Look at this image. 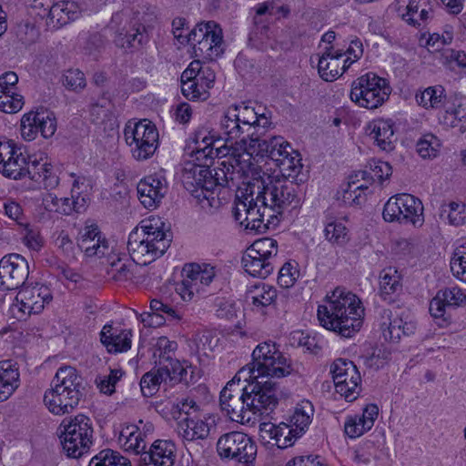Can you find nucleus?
I'll list each match as a JSON object with an SVG mask.
<instances>
[{"label":"nucleus","mask_w":466,"mask_h":466,"mask_svg":"<svg viewBox=\"0 0 466 466\" xmlns=\"http://www.w3.org/2000/svg\"><path fill=\"white\" fill-rule=\"evenodd\" d=\"M251 366L242 368L222 389L219 405L233 421L248 423L254 416H268L279 404L278 385L272 379L290 375L294 369L271 340L258 344Z\"/></svg>","instance_id":"f257e3e1"},{"label":"nucleus","mask_w":466,"mask_h":466,"mask_svg":"<svg viewBox=\"0 0 466 466\" xmlns=\"http://www.w3.org/2000/svg\"><path fill=\"white\" fill-rule=\"evenodd\" d=\"M363 316L364 308L359 298L340 287L327 294L325 304L318 308L320 325L343 338H351L360 331Z\"/></svg>","instance_id":"f03ea898"},{"label":"nucleus","mask_w":466,"mask_h":466,"mask_svg":"<svg viewBox=\"0 0 466 466\" xmlns=\"http://www.w3.org/2000/svg\"><path fill=\"white\" fill-rule=\"evenodd\" d=\"M159 218L143 220L140 228H134L127 240V249L133 259L147 264L161 257L170 246L171 233L165 231Z\"/></svg>","instance_id":"7ed1b4c3"},{"label":"nucleus","mask_w":466,"mask_h":466,"mask_svg":"<svg viewBox=\"0 0 466 466\" xmlns=\"http://www.w3.org/2000/svg\"><path fill=\"white\" fill-rule=\"evenodd\" d=\"M84 390L83 379L77 370L72 366H63L56 370L44 401L52 413H68L78 405Z\"/></svg>","instance_id":"20e7f679"},{"label":"nucleus","mask_w":466,"mask_h":466,"mask_svg":"<svg viewBox=\"0 0 466 466\" xmlns=\"http://www.w3.org/2000/svg\"><path fill=\"white\" fill-rule=\"evenodd\" d=\"M268 182L261 181L262 187L257 194V200L260 201L264 209L268 211V218L277 226L279 222V216L289 208H296L300 202L298 194V184L289 179L268 177Z\"/></svg>","instance_id":"39448f33"},{"label":"nucleus","mask_w":466,"mask_h":466,"mask_svg":"<svg viewBox=\"0 0 466 466\" xmlns=\"http://www.w3.org/2000/svg\"><path fill=\"white\" fill-rule=\"evenodd\" d=\"M63 450L68 457L80 458L88 452L93 443V424L90 418L78 414L66 418L58 428Z\"/></svg>","instance_id":"423d86ee"},{"label":"nucleus","mask_w":466,"mask_h":466,"mask_svg":"<svg viewBox=\"0 0 466 466\" xmlns=\"http://www.w3.org/2000/svg\"><path fill=\"white\" fill-rule=\"evenodd\" d=\"M124 139L132 157L144 161L153 157L158 147V131L147 119L129 120L124 129Z\"/></svg>","instance_id":"0eeeda50"},{"label":"nucleus","mask_w":466,"mask_h":466,"mask_svg":"<svg viewBox=\"0 0 466 466\" xmlns=\"http://www.w3.org/2000/svg\"><path fill=\"white\" fill-rule=\"evenodd\" d=\"M235 109L228 108L220 118L219 127L222 138L225 140L224 149L228 152L232 151L234 157H240L241 153L248 155L251 151L252 144H255L259 134L254 130L250 132L247 126H243L235 115Z\"/></svg>","instance_id":"6e6552de"},{"label":"nucleus","mask_w":466,"mask_h":466,"mask_svg":"<svg viewBox=\"0 0 466 466\" xmlns=\"http://www.w3.org/2000/svg\"><path fill=\"white\" fill-rule=\"evenodd\" d=\"M391 88L387 80L369 72L353 81L350 99L360 106L375 109L389 99Z\"/></svg>","instance_id":"1a4fd4ad"},{"label":"nucleus","mask_w":466,"mask_h":466,"mask_svg":"<svg viewBox=\"0 0 466 466\" xmlns=\"http://www.w3.org/2000/svg\"><path fill=\"white\" fill-rule=\"evenodd\" d=\"M184 187L200 203L207 201L210 208H218L222 201L215 191L212 170L207 165H193L185 167L182 174Z\"/></svg>","instance_id":"9d476101"},{"label":"nucleus","mask_w":466,"mask_h":466,"mask_svg":"<svg viewBox=\"0 0 466 466\" xmlns=\"http://www.w3.org/2000/svg\"><path fill=\"white\" fill-rule=\"evenodd\" d=\"M217 451L221 459L232 460L238 466H255L257 444L243 432L230 431L221 435L217 442Z\"/></svg>","instance_id":"9b49d317"},{"label":"nucleus","mask_w":466,"mask_h":466,"mask_svg":"<svg viewBox=\"0 0 466 466\" xmlns=\"http://www.w3.org/2000/svg\"><path fill=\"white\" fill-rule=\"evenodd\" d=\"M183 279L176 285V291L184 301H191L214 279L215 268L208 264L189 263L182 269Z\"/></svg>","instance_id":"f8f14e48"},{"label":"nucleus","mask_w":466,"mask_h":466,"mask_svg":"<svg viewBox=\"0 0 466 466\" xmlns=\"http://www.w3.org/2000/svg\"><path fill=\"white\" fill-rule=\"evenodd\" d=\"M336 391L348 401L355 400L360 392V373L350 360L337 359L330 366Z\"/></svg>","instance_id":"ddd939ff"},{"label":"nucleus","mask_w":466,"mask_h":466,"mask_svg":"<svg viewBox=\"0 0 466 466\" xmlns=\"http://www.w3.org/2000/svg\"><path fill=\"white\" fill-rule=\"evenodd\" d=\"M29 275L26 259L19 254H9L0 260V290L22 289Z\"/></svg>","instance_id":"4468645a"},{"label":"nucleus","mask_w":466,"mask_h":466,"mask_svg":"<svg viewBox=\"0 0 466 466\" xmlns=\"http://www.w3.org/2000/svg\"><path fill=\"white\" fill-rule=\"evenodd\" d=\"M177 343L167 337H159L152 346V359L155 367L173 374L175 380H185L187 370L175 358Z\"/></svg>","instance_id":"2eb2a0df"},{"label":"nucleus","mask_w":466,"mask_h":466,"mask_svg":"<svg viewBox=\"0 0 466 466\" xmlns=\"http://www.w3.org/2000/svg\"><path fill=\"white\" fill-rule=\"evenodd\" d=\"M167 181L161 174H153L142 178L137 187L138 199L147 209H155L167 193Z\"/></svg>","instance_id":"dca6fc26"},{"label":"nucleus","mask_w":466,"mask_h":466,"mask_svg":"<svg viewBox=\"0 0 466 466\" xmlns=\"http://www.w3.org/2000/svg\"><path fill=\"white\" fill-rule=\"evenodd\" d=\"M52 299L48 287L38 283L32 287L25 285L15 297L19 309L28 315L40 313Z\"/></svg>","instance_id":"f3484780"},{"label":"nucleus","mask_w":466,"mask_h":466,"mask_svg":"<svg viewBox=\"0 0 466 466\" xmlns=\"http://www.w3.org/2000/svg\"><path fill=\"white\" fill-rule=\"evenodd\" d=\"M82 8L75 0H61L54 3L46 18V25L52 29H59L71 21L77 19Z\"/></svg>","instance_id":"a211bd4d"},{"label":"nucleus","mask_w":466,"mask_h":466,"mask_svg":"<svg viewBox=\"0 0 466 466\" xmlns=\"http://www.w3.org/2000/svg\"><path fill=\"white\" fill-rule=\"evenodd\" d=\"M177 456V447L170 440L155 441L149 451L144 452L143 461L152 466H173Z\"/></svg>","instance_id":"6ab92c4d"},{"label":"nucleus","mask_w":466,"mask_h":466,"mask_svg":"<svg viewBox=\"0 0 466 466\" xmlns=\"http://www.w3.org/2000/svg\"><path fill=\"white\" fill-rule=\"evenodd\" d=\"M78 247L88 257L95 255L105 256L108 250V243L105 238H101L96 224L87 221L80 232Z\"/></svg>","instance_id":"aec40b11"},{"label":"nucleus","mask_w":466,"mask_h":466,"mask_svg":"<svg viewBox=\"0 0 466 466\" xmlns=\"http://www.w3.org/2000/svg\"><path fill=\"white\" fill-rule=\"evenodd\" d=\"M228 108L235 109V115L239 118L241 124L247 126L250 132L258 131L259 137L265 136L268 127L271 125L269 117L267 116L266 113H259L244 103L230 106Z\"/></svg>","instance_id":"412c9836"},{"label":"nucleus","mask_w":466,"mask_h":466,"mask_svg":"<svg viewBox=\"0 0 466 466\" xmlns=\"http://www.w3.org/2000/svg\"><path fill=\"white\" fill-rule=\"evenodd\" d=\"M345 55L342 50H333L327 47L319 59L318 70L320 77L325 81H333L347 71L349 66H340V58Z\"/></svg>","instance_id":"4be33fe9"},{"label":"nucleus","mask_w":466,"mask_h":466,"mask_svg":"<svg viewBox=\"0 0 466 466\" xmlns=\"http://www.w3.org/2000/svg\"><path fill=\"white\" fill-rule=\"evenodd\" d=\"M249 156L257 155L260 157H268L276 163L281 161V154L287 153L289 143L282 137H259L255 144H252Z\"/></svg>","instance_id":"5701e85b"},{"label":"nucleus","mask_w":466,"mask_h":466,"mask_svg":"<svg viewBox=\"0 0 466 466\" xmlns=\"http://www.w3.org/2000/svg\"><path fill=\"white\" fill-rule=\"evenodd\" d=\"M247 213H246V224L245 228L252 230L256 233H264L270 228H275L273 223L269 222L271 220L268 218V213L264 209V206L260 203V201L257 200V198H248L247 201Z\"/></svg>","instance_id":"b1692460"},{"label":"nucleus","mask_w":466,"mask_h":466,"mask_svg":"<svg viewBox=\"0 0 466 466\" xmlns=\"http://www.w3.org/2000/svg\"><path fill=\"white\" fill-rule=\"evenodd\" d=\"M209 135L210 132L206 127L198 128L193 135L192 142L195 145L193 152L198 160L213 159L220 154H225L223 153L224 147H214V144L219 142L220 139L215 140Z\"/></svg>","instance_id":"393cba45"},{"label":"nucleus","mask_w":466,"mask_h":466,"mask_svg":"<svg viewBox=\"0 0 466 466\" xmlns=\"http://www.w3.org/2000/svg\"><path fill=\"white\" fill-rule=\"evenodd\" d=\"M20 374L16 364L12 360L0 361V402L5 401L19 387Z\"/></svg>","instance_id":"a878e982"},{"label":"nucleus","mask_w":466,"mask_h":466,"mask_svg":"<svg viewBox=\"0 0 466 466\" xmlns=\"http://www.w3.org/2000/svg\"><path fill=\"white\" fill-rule=\"evenodd\" d=\"M421 0H395L394 9L409 25L420 26V22H425L430 18V13L427 9L421 8L418 14L420 3Z\"/></svg>","instance_id":"bb28decb"},{"label":"nucleus","mask_w":466,"mask_h":466,"mask_svg":"<svg viewBox=\"0 0 466 466\" xmlns=\"http://www.w3.org/2000/svg\"><path fill=\"white\" fill-rule=\"evenodd\" d=\"M399 196L401 209L400 223L410 222L415 227H420L424 222L421 201L410 194H399Z\"/></svg>","instance_id":"cd10ccee"},{"label":"nucleus","mask_w":466,"mask_h":466,"mask_svg":"<svg viewBox=\"0 0 466 466\" xmlns=\"http://www.w3.org/2000/svg\"><path fill=\"white\" fill-rule=\"evenodd\" d=\"M181 381L175 380L171 372L160 370V369L155 367L143 375L140 380V388L144 396L150 397L158 390L161 383L175 385Z\"/></svg>","instance_id":"c85d7f7f"},{"label":"nucleus","mask_w":466,"mask_h":466,"mask_svg":"<svg viewBox=\"0 0 466 466\" xmlns=\"http://www.w3.org/2000/svg\"><path fill=\"white\" fill-rule=\"evenodd\" d=\"M415 330L416 323L410 319L409 315L401 313L393 319L390 318V323L382 332L385 339L397 343L402 336H410Z\"/></svg>","instance_id":"c756f323"},{"label":"nucleus","mask_w":466,"mask_h":466,"mask_svg":"<svg viewBox=\"0 0 466 466\" xmlns=\"http://www.w3.org/2000/svg\"><path fill=\"white\" fill-rule=\"evenodd\" d=\"M30 157H26L21 152V149L15 153L11 159H7L0 167V172L6 177L18 180L26 177L27 175L35 177V172L28 170V161Z\"/></svg>","instance_id":"7c9ffc66"},{"label":"nucleus","mask_w":466,"mask_h":466,"mask_svg":"<svg viewBox=\"0 0 466 466\" xmlns=\"http://www.w3.org/2000/svg\"><path fill=\"white\" fill-rule=\"evenodd\" d=\"M178 433L185 441L204 440L209 434V427L203 420L186 417L177 425Z\"/></svg>","instance_id":"2f4dec72"},{"label":"nucleus","mask_w":466,"mask_h":466,"mask_svg":"<svg viewBox=\"0 0 466 466\" xmlns=\"http://www.w3.org/2000/svg\"><path fill=\"white\" fill-rule=\"evenodd\" d=\"M212 170V177L215 180V191L219 193V198H226L225 194L228 192L227 187H229V183L235 186V167L229 160H223L218 163V166Z\"/></svg>","instance_id":"473e14b6"},{"label":"nucleus","mask_w":466,"mask_h":466,"mask_svg":"<svg viewBox=\"0 0 466 466\" xmlns=\"http://www.w3.org/2000/svg\"><path fill=\"white\" fill-rule=\"evenodd\" d=\"M242 265L246 272L253 277L266 279L274 269V262L266 258L246 250L242 257Z\"/></svg>","instance_id":"72a5a7b5"},{"label":"nucleus","mask_w":466,"mask_h":466,"mask_svg":"<svg viewBox=\"0 0 466 466\" xmlns=\"http://www.w3.org/2000/svg\"><path fill=\"white\" fill-rule=\"evenodd\" d=\"M370 136L376 145L384 151L390 152L395 147L393 124L390 120H378L374 122Z\"/></svg>","instance_id":"f704fd0d"},{"label":"nucleus","mask_w":466,"mask_h":466,"mask_svg":"<svg viewBox=\"0 0 466 466\" xmlns=\"http://www.w3.org/2000/svg\"><path fill=\"white\" fill-rule=\"evenodd\" d=\"M402 289L401 276L393 267L381 270L380 274V294L384 300H391L390 296Z\"/></svg>","instance_id":"c9c22d12"},{"label":"nucleus","mask_w":466,"mask_h":466,"mask_svg":"<svg viewBox=\"0 0 466 466\" xmlns=\"http://www.w3.org/2000/svg\"><path fill=\"white\" fill-rule=\"evenodd\" d=\"M222 42L221 29H212L207 36L202 37L197 44H194L193 49L196 56L213 59L214 56L219 53V47Z\"/></svg>","instance_id":"e433bc0d"},{"label":"nucleus","mask_w":466,"mask_h":466,"mask_svg":"<svg viewBox=\"0 0 466 466\" xmlns=\"http://www.w3.org/2000/svg\"><path fill=\"white\" fill-rule=\"evenodd\" d=\"M216 346L217 339L208 331L196 334L189 344L190 350L197 355L199 363L204 365L208 361Z\"/></svg>","instance_id":"4c0bfd02"},{"label":"nucleus","mask_w":466,"mask_h":466,"mask_svg":"<svg viewBox=\"0 0 466 466\" xmlns=\"http://www.w3.org/2000/svg\"><path fill=\"white\" fill-rule=\"evenodd\" d=\"M269 434L270 439L275 440L276 445L280 449L292 446L299 437L294 436L293 427L286 423H263V429Z\"/></svg>","instance_id":"58836bf2"},{"label":"nucleus","mask_w":466,"mask_h":466,"mask_svg":"<svg viewBox=\"0 0 466 466\" xmlns=\"http://www.w3.org/2000/svg\"><path fill=\"white\" fill-rule=\"evenodd\" d=\"M281 173L282 178L293 180L295 182H303L305 180V175H301L303 165L301 164V158L299 153L297 151L290 157L285 155L284 158L277 165Z\"/></svg>","instance_id":"ea45409f"},{"label":"nucleus","mask_w":466,"mask_h":466,"mask_svg":"<svg viewBox=\"0 0 466 466\" xmlns=\"http://www.w3.org/2000/svg\"><path fill=\"white\" fill-rule=\"evenodd\" d=\"M148 41V36L146 33L145 26L139 25L132 29V32H127L124 35H118V44L126 53L139 52L144 45Z\"/></svg>","instance_id":"a19ab883"},{"label":"nucleus","mask_w":466,"mask_h":466,"mask_svg":"<svg viewBox=\"0 0 466 466\" xmlns=\"http://www.w3.org/2000/svg\"><path fill=\"white\" fill-rule=\"evenodd\" d=\"M140 441L138 428L134 424L127 425L118 432V446L125 451L138 454L145 448L144 445L141 447Z\"/></svg>","instance_id":"79ce46f5"},{"label":"nucleus","mask_w":466,"mask_h":466,"mask_svg":"<svg viewBox=\"0 0 466 466\" xmlns=\"http://www.w3.org/2000/svg\"><path fill=\"white\" fill-rule=\"evenodd\" d=\"M445 89L442 86H429L416 95L417 103L425 108H440L444 106Z\"/></svg>","instance_id":"37998d69"},{"label":"nucleus","mask_w":466,"mask_h":466,"mask_svg":"<svg viewBox=\"0 0 466 466\" xmlns=\"http://www.w3.org/2000/svg\"><path fill=\"white\" fill-rule=\"evenodd\" d=\"M277 296L278 291L274 287L262 283L260 285H255L253 289L249 290L248 299H250L253 306L265 308L272 305Z\"/></svg>","instance_id":"c03bdc74"},{"label":"nucleus","mask_w":466,"mask_h":466,"mask_svg":"<svg viewBox=\"0 0 466 466\" xmlns=\"http://www.w3.org/2000/svg\"><path fill=\"white\" fill-rule=\"evenodd\" d=\"M313 414L312 405L306 401L296 408L292 417L291 423L293 424L294 436L301 437L306 429L311 422V416Z\"/></svg>","instance_id":"a18cd8bd"},{"label":"nucleus","mask_w":466,"mask_h":466,"mask_svg":"<svg viewBox=\"0 0 466 466\" xmlns=\"http://www.w3.org/2000/svg\"><path fill=\"white\" fill-rule=\"evenodd\" d=\"M37 131L45 138L51 137L56 130V120L53 112L41 108L34 112Z\"/></svg>","instance_id":"49530a36"},{"label":"nucleus","mask_w":466,"mask_h":466,"mask_svg":"<svg viewBox=\"0 0 466 466\" xmlns=\"http://www.w3.org/2000/svg\"><path fill=\"white\" fill-rule=\"evenodd\" d=\"M247 249L249 250V253L257 254L269 261L275 262L276 256L278 255V242L270 238H263L254 241Z\"/></svg>","instance_id":"de8ad7c7"},{"label":"nucleus","mask_w":466,"mask_h":466,"mask_svg":"<svg viewBox=\"0 0 466 466\" xmlns=\"http://www.w3.org/2000/svg\"><path fill=\"white\" fill-rule=\"evenodd\" d=\"M452 226L459 227L466 223V205L458 202H450L442 205L441 209V217H444Z\"/></svg>","instance_id":"09e8293b"},{"label":"nucleus","mask_w":466,"mask_h":466,"mask_svg":"<svg viewBox=\"0 0 466 466\" xmlns=\"http://www.w3.org/2000/svg\"><path fill=\"white\" fill-rule=\"evenodd\" d=\"M324 234L329 242L340 247L349 241L347 228L341 222L332 221L328 223Z\"/></svg>","instance_id":"8fccbe9b"},{"label":"nucleus","mask_w":466,"mask_h":466,"mask_svg":"<svg viewBox=\"0 0 466 466\" xmlns=\"http://www.w3.org/2000/svg\"><path fill=\"white\" fill-rule=\"evenodd\" d=\"M355 184V180H350L346 187L338 192V199L346 206L360 205L365 198L358 192L359 187H354Z\"/></svg>","instance_id":"3c124183"},{"label":"nucleus","mask_w":466,"mask_h":466,"mask_svg":"<svg viewBox=\"0 0 466 466\" xmlns=\"http://www.w3.org/2000/svg\"><path fill=\"white\" fill-rule=\"evenodd\" d=\"M451 270L456 278L466 282V246L456 249L451 259Z\"/></svg>","instance_id":"603ef678"},{"label":"nucleus","mask_w":466,"mask_h":466,"mask_svg":"<svg viewBox=\"0 0 466 466\" xmlns=\"http://www.w3.org/2000/svg\"><path fill=\"white\" fill-rule=\"evenodd\" d=\"M23 105L24 98L17 93L0 94V109L5 113H16L23 107Z\"/></svg>","instance_id":"864d4df0"},{"label":"nucleus","mask_w":466,"mask_h":466,"mask_svg":"<svg viewBox=\"0 0 466 466\" xmlns=\"http://www.w3.org/2000/svg\"><path fill=\"white\" fill-rule=\"evenodd\" d=\"M370 429L362 422L360 415H350L347 416L344 423V431L350 438H358L363 435Z\"/></svg>","instance_id":"5fc2aeb1"},{"label":"nucleus","mask_w":466,"mask_h":466,"mask_svg":"<svg viewBox=\"0 0 466 466\" xmlns=\"http://www.w3.org/2000/svg\"><path fill=\"white\" fill-rule=\"evenodd\" d=\"M150 309L151 311L161 312L168 321H179L182 318L174 307L160 299H152L150 301Z\"/></svg>","instance_id":"6e6d98bb"},{"label":"nucleus","mask_w":466,"mask_h":466,"mask_svg":"<svg viewBox=\"0 0 466 466\" xmlns=\"http://www.w3.org/2000/svg\"><path fill=\"white\" fill-rule=\"evenodd\" d=\"M21 136L27 141H32L35 138L38 131L34 112L25 114L20 122Z\"/></svg>","instance_id":"4d7b16f0"},{"label":"nucleus","mask_w":466,"mask_h":466,"mask_svg":"<svg viewBox=\"0 0 466 466\" xmlns=\"http://www.w3.org/2000/svg\"><path fill=\"white\" fill-rule=\"evenodd\" d=\"M95 382L101 393L112 395L116 391V370L110 369L108 374L98 375Z\"/></svg>","instance_id":"13d9d810"},{"label":"nucleus","mask_w":466,"mask_h":466,"mask_svg":"<svg viewBox=\"0 0 466 466\" xmlns=\"http://www.w3.org/2000/svg\"><path fill=\"white\" fill-rule=\"evenodd\" d=\"M64 86L73 91H79L86 86L83 72L78 69H70L66 72L63 79Z\"/></svg>","instance_id":"bf43d9fd"},{"label":"nucleus","mask_w":466,"mask_h":466,"mask_svg":"<svg viewBox=\"0 0 466 466\" xmlns=\"http://www.w3.org/2000/svg\"><path fill=\"white\" fill-rule=\"evenodd\" d=\"M383 218L388 222L399 221L400 222L401 209L400 208V196L396 195L386 202L384 205Z\"/></svg>","instance_id":"052dcab7"},{"label":"nucleus","mask_w":466,"mask_h":466,"mask_svg":"<svg viewBox=\"0 0 466 466\" xmlns=\"http://www.w3.org/2000/svg\"><path fill=\"white\" fill-rule=\"evenodd\" d=\"M438 294L441 297L443 301L446 302L449 308L460 306L466 299L465 293L458 287L439 290Z\"/></svg>","instance_id":"680f3d73"},{"label":"nucleus","mask_w":466,"mask_h":466,"mask_svg":"<svg viewBox=\"0 0 466 466\" xmlns=\"http://www.w3.org/2000/svg\"><path fill=\"white\" fill-rule=\"evenodd\" d=\"M218 25L214 21H208L207 23H200L196 25L187 35V41H190V45L194 46L202 37L207 36L208 33H211L212 29H217Z\"/></svg>","instance_id":"e2e57ef3"},{"label":"nucleus","mask_w":466,"mask_h":466,"mask_svg":"<svg viewBox=\"0 0 466 466\" xmlns=\"http://www.w3.org/2000/svg\"><path fill=\"white\" fill-rule=\"evenodd\" d=\"M41 168V183L46 189H53L59 184V177L56 168L49 163L44 162V165L39 167Z\"/></svg>","instance_id":"0e129e2a"},{"label":"nucleus","mask_w":466,"mask_h":466,"mask_svg":"<svg viewBox=\"0 0 466 466\" xmlns=\"http://www.w3.org/2000/svg\"><path fill=\"white\" fill-rule=\"evenodd\" d=\"M370 179L372 181L378 180L382 182L384 179L390 177L392 173V167L388 162L384 161H373L370 165Z\"/></svg>","instance_id":"69168bd1"},{"label":"nucleus","mask_w":466,"mask_h":466,"mask_svg":"<svg viewBox=\"0 0 466 466\" xmlns=\"http://www.w3.org/2000/svg\"><path fill=\"white\" fill-rule=\"evenodd\" d=\"M299 271L290 263H285L279 271L278 283L283 288L294 285Z\"/></svg>","instance_id":"338daca9"},{"label":"nucleus","mask_w":466,"mask_h":466,"mask_svg":"<svg viewBox=\"0 0 466 466\" xmlns=\"http://www.w3.org/2000/svg\"><path fill=\"white\" fill-rule=\"evenodd\" d=\"M89 466H116V455L113 450L101 451L92 458Z\"/></svg>","instance_id":"774afa93"}]
</instances>
